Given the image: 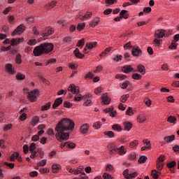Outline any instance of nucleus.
Listing matches in <instances>:
<instances>
[{
  "mask_svg": "<svg viewBox=\"0 0 179 179\" xmlns=\"http://www.w3.org/2000/svg\"><path fill=\"white\" fill-rule=\"evenodd\" d=\"M103 135H105V136H108V138H114V136H115V134L113 131H105Z\"/></svg>",
  "mask_w": 179,
  "mask_h": 179,
  "instance_id": "nucleus-39",
  "label": "nucleus"
},
{
  "mask_svg": "<svg viewBox=\"0 0 179 179\" xmlns=\"http://www.w3.org/2000/svg\"><path fill=\"white\" fill-rule=\"evenodd\" d=\"M22 55H20V53L17 54L16 57H15V63L17 65H20V64H22Z\"/></svg>",
  "mask_w": 179,
  "mask_h": 179,
  "instance_id": "nucleus-37",
  "label": "nucleus"
},
{
  "mask_svg": "<svg viewBox=\"0 0 179 179\" xmlns=\"http://www.w3.org/2000/svg\"><path fill=\"white\" fill-rule=\"evenodd\" d=\"M85 45V38L79 40L76 44V47H83Z\"/></svg>",
  "mask_w": 179,
  "mask_h": 179,
  "instance_id": "nucleus-59",
  "label": "nucleus"
},
{
  "mask_svg": "<svg viewBox=\"0 0 179 179\" xmlns=\"http://www.w3.org/2000/svg\"><path fill=\"white\" fill-rule=\"evenodd\" d=\"M143 143L144 144V146L141 148L142 152H143V150H150V149H152V144L150 143V141L144 139L143 140Z\"/></svg>",
  "mask_w": 179,
  "mask_h": 179,
  "instance_id": "nucleus-7",
  "label": "nucleus"
},
{
  "mask_svg": "<svg viewBox=\"0 0 179 179\" xmlns=\"http://www.w3.org/2000/svg\"><path fill=\"white\" fill-rule=\"evenodd\" d=\"M128 76L123 75V74H117L115 76V79H120V80H125Z\"/></svg>",
  "mask_w": 179,
  "mask_h": 179,
  "instance_id": "nucleus-52",
  "label": "nucleus"
},
{
  "mask_svg": "<svg viewBox=\"0 0 179 179\" xmlns=\"http://www.w3.org/2000/svg\"><path fill=\"white\" fill-rule=\"evenodd\" d=\"M165 160H166V156H164V155H161L157 158L156 162H159V163H164Z\"/></svg>",
  "mask_w": 179,
  "mask_h": 179,
  "instance_id": "nucleus-54",
  "label": "nucleus"
},
{
  "mask_svg": "<svg viewBox=\"0 0 179 179\" xmlns=\"http://www.w3.org/2000/svg\"><path fill=\"white\" fill-rule=\"evenodd\" d=\"M132 85V83H131V82L129 80H126L122 83L120 84V87H121V89L125 90L127 89V87H128V86Z\"/></svg>",
  "mask_w": 179,
  "mask_h": 179,
  "instance_id": "nucleus-32",
  "label": "nucleus"
},
{
  "mask_svg": "<svg viewBox=\"0 0 179 179\" xmlns=\"http://www.w3.org/2000/svg\"><path fill=\"white\" fill-rule=\"evenodd\" d=\"M176 121H177V117L175 116H169L167 118V122H169L170 124H175Z\"/></svg>",
  "mask_w": 179,
  "mask_h": 179,
  "instance_id": "nucleus-42",
  "label": "nucleus"
},
{
  "mask_svg": "<svg viewBox=\"0 0 179 179\" xmlns=\"http://www.w3.org/2000/svg\"><path fill=\"white\" fill-rule=\"evenodd\" d=\"M111 50H113L112 47L107 48L106 49L104 50V51L102 53L99 55V57L101 58L102 57H106V55L108 54V52H110Z\"/></svg>",
  "mask_w": 179,
  "mask_h": 179,
  "instance_id": "nucleus-34",
  "label": "nucleus"
},
{
  "mask_svg": "<svg viewBox=\"0 0 179 179\" xmlns=\"http://www.w3.org/2000/svg\"><path fill=\"white\" fill-rule=\"evenodd\" d=\"M131 55L133 57H141L142 55V50L139 46H134L131 50Z\"/></svg>",
  "mask_w": 179,
  "mask_h": 179,
  "instance_id": "nucleus-6",
  "label": "nucleus"
},
{
  "mask_svg": "<svg viewBox=\"0 0 179 179\" xmlns=\"http://www.w3.org/2000/svg\"><path fill=\"white\" fill-rule=\"evenodd\" d=\"M18 156H19V152H15L13 153L10 157V161L15 162V160H16V159H17Z\"/></svg>",
  "mask_w": 179,
  "mask_h": 179,
  "instance_id": "nucleus-45",
  "label": "nucleus"
},
{
  "mask_svg": "<svg viewBox=\"0 0 179 179\" xmlns=\"http://www.w3.org/2000/svg\"><path fill=\"white\" fill-rule=\"evenodd\" d=\"M29 148V152H37V151H36V145L35 143H31Z\"/></svg>",
  "mask_w": 179,
  "mask_h": 179,
  "instance_id": "nucleus-48",
  "label": "nucleus"
},
{
  "mask_svg": "<svg viewBox=\"0 0 179 179\" xmlns=\"http://www.w3.org/2000/svg\"><path fill=\"white\" fill-rule=\"evenodd\" d=\"M26 30V27H24V24H20L11 34L12 37H15V36H20V34H22V33Z\"/></svg>",
  "mask_w": 179,
  "mask_h": 179,
  "instance_id": "nucleus-4",
  "label": "nucleus"
},
{
  "mask_svg": "<svg viewBox=\"0 0 179 179\" xmlns=\"http://www.w3.org/2000/svg\"><path fill=\"white\" fill-rule=\"evenodd\" d=\"M15 79H17V80H24V79H26V76L21 73H18L15 76Z\"/></svg>",
  "mask_w": 179,
  "mask_h": 179,
  "instance_id": "nucleus-40",
  "label": "nucleus"
},
{
  "mask_svg": "<svg viewBox=\"0 0 179 179\" xmlns=\"http://www.w3.org/2000/svg\"><path fill=\"white\" fill-rule=\"evenodd\" d=\"M85 27H86V23H80L77 25V30H78V31H82Z\"/></svg>",
  "mask_w": 179,
  "mask_h": 179,
  "instance_id": "nucleus-47",
  "label": "nucleus"
},
{
  "mask_svg": "<svg viewBox=\"0 0 179 179\" xmlns=\"http://www.w3.org/2000/svg\"><path fill=\"white\" fill-rule=\"evenodd\" d=\"M63 43L64 44H71L72 42V37L71 36H66L63 38Z\"/></svg>",
  "mask_w": 179,
  "mask_h": 179,
  "instance_id": "nucleus-44",
  "label": "nucleus"
},
{
  "mask_svg": "<svg viewBox=\"0 0 179 179\" xmlns=\"http://www.w3.org/2000/svg\"><path fill=\"white\" fill-rule=\"evenodd\" d=\"M175 139H176V136H174L173 134L171 136H165L164 138V141H165L166 143H171V142H173V141H175Z\"/></svg>",
  "mask_w": 179,
  "mask_h": 179,
  "instance_id": "nucleus-26",
  "label": "nucleus"
},
{
  "mask_svg": "<svg viewBox=\"0 0 179 179\" xmlns=\"http://www.w3.org/2000/svg\"><path fill=\"white\" fill-rule=\"evenodd\" d=\"M40 95L38 89H35L28 93L27 99L31 103H36L37 101V96Z\"/></svg>",
  "mask_w": 179,
  "mask_h": 179,
  "instance_id": "nucleus-3",
  "label": "nucleus"
},
{
  "mask_svg": "<svg viewBox=\"0 0 179 179\" xmlns=\"http://www.w3.org/2000/svg\"><path fill=\"white\" fill-rule=\"evenodd\" d=\"M99 23H100V17H96L90 22V27L94 28L96 26H99Z\"/></svg>",
  "mask_w": 179,
  "mask_h": 179,
  "instance_id": "nucleus-14",
  "label": "nucleus"
},
{
  "mask_svg": "<svg viewBox=\"0 0 179 179\" xmlns=\"http://www.w3.org/2000/svg\"><path fill=\"white\" fill-rule=\"evenodd\" d=\"M146 160H148V157L142 155L138 159V163H140L141 164L146 163Z\"/></svg>",
  "mask_w": 179,
  "mask_h": 179,
  "instance_id": "nucleus-53",
  "label": "nucleus"
},
{
  "mask_svg": "<svg viewBox=\"0 0 179 179\" xmlns=\"http://www.w3.org/2000/svg\"><path fill=\"white\" fill-rule=\"evenodd\" d=\"M86 48L87 50H93V48H96L97 47V42H89L85 44Z\"/></svg>",
  "mask_w": 179,
  "mask_h": 179,
  "instance_id": "nucleus-23",
  "label": "nucleus"
},
{
  "mask_svg": "<svg viewBox=\"0 0 179 179\" xmlns=\"http://www.w3.org/2000/svg\"><path fill=\"white\" fill-rule=\"evenodd\" d=\"M129 97V94H123L120 97V101H121V103H126V101L128 100Z\"/></svg>",
  "mask_w": 179,
  "mask_h": 179,
  "instance_id": "nucleus-41",
  "label": "nucleus"
},
{
  "mask_svg": "<svg viewBox=\"0 0 179 179\" xmlns=\"http://www.w3.org/2000/svg\"><path fill=\"white\" fill-rule=\"evenodd\" d=\"M55 5H57V1H52L45 6V9H47V10H50V9H52L55 6Z\"/></svg>",
  "mask_w": 179,
  "mask_h": 179,
  "instance_id": "nucleus-24",
  "label": "nucleus"
},
{
  "mask_svg": "<svg viewBox=\"0 0 179 179\" xmlns=\"http://www.w3.org/2000/svg\"><path fill=\"white\" fill-rule=\"evenodd\" d=\"M126 115H129V117H132L134 115V109L132 108L129 107L126 110Z\"/></svg>",
  "mask_w": 179,
  "mask_h": 179,
  "instance_id": "nucleus-51",
  "label": "nucleus"
},
{
  "mask_svg": "<svg viewBox=\"0 0 179 179\" xmlns=\"http://www.w3.org/2000/svg\"><path fill=\"white\" fill-rule=\"evenodd\" d=\"M123 176L125 179H129V169H126L123 171Z\"/></svg>",
  "mask_w": 179,
  "mask_h": 179,
  "instance_id": "nucleus-63",
  "label": "nucleus"
},
{
  "mask_svg": "<svg viewBox=\"0 0 179 179\" xmlns=\"http://www.w3.org/2000/svg\"><path fill=\"white\" fill-rule=\"evenodd\" d=\"M136 72H139L141 75H145V73H146V69L145 68V66L143 64L137 65Z\"/></svg>",
  "mask_w": 179,
  "mask_h": 179,
  "instance_id": "nucleus-20",
  "label": "nucleus"
},
{
  "mask_svg": "<svg viewBox=\"0 0 179 179\" xmlns=\"http://www.w3.org/2000/svg\"><path fill=\"white\" fill-rule=\"evenodd\" d=\"M54 34V29L50 28L48 29L47 32H42L41 36L42 37H48V36H51Z\"/></svg>",
  "mask_w": 179,
  "mask_h": 179,
  "instance_id": "nucleus-27",
  "label": "nucleus"
},
{
  "mask_svg": "<svg viewBox=\"0 0 179 179\" xmlns=\"http://www.w3.org/2000/svg\"><path fill=\"white\" fill-rule=\"evenodd\" d=\"M89 128H90L89 124H84L81 126L80 131L83 134H87L89 131Z\"/></svg>",
  "mask_w": 179,
  "mask_h": 179,
  "instance_id": "nucleus-22",
  "label": "nucleus"
},
{
  "mask_svg": "<svg viewBox=\"0 0 179 179\" xmlns=\"http://www.w3.org/2000/svg\"><path fill=\"white\" fill-rule=\"evenodd\" d=\"M138 1H127L123 3V7L127 8V6H130V5H134V3H138Z\"/></svg>",
  "mask_w": 179,
  "mask_h": 179,
  "instance_id": "nucleus-55",
  "label": "nucleus"
},
{
  "mask_svg": "<svg viewBox=\"0 0 179 179\" xmlns=\"http://www.w3.org/2000/svg\"><path fill=\"white\" fill-rule=\"evenodd\" d=\"M78 174H83V166H80L76 170L74 169V175L78 176Z\"/></svg>",
  "mask_w": 179,
  "mask_h": 179,
  "instance_id": "nucleus-36",
  "label": "nucleus"
},
{
  "mask_svg": "<svg viewBox=\"0 0 179 179\" xmlns=\"http://www.w3.org/2000/svg\"><path fill=\"white\" fill-rule=\"evenodd\" d=\"M36 152L37 153H38L41 159H43L44 157V151H43V149L41 148H38Z\"/></svg>",
  "mask_w": 179,
  "mask_h": 179,
  "instance_id": "nucleus-57",
  "label": "nucleus"
},
{
  "mask_svg": "<svg viewBox=\"0 0 179 179\" xmlns=\"http://www.w3.org/2000/svg\"><path fill=\"white\" fill-rule=\"evenodd\" d=\"M112 129L116 132H121L122 131V127L118 124H115L112 125Z\"/></svg>",
  "mask_w": 179,
  "mask_h": 179,
  "instance_id": "nucleus-31",
  "label": "nucleus"
},
{
  "mask_svg": "<svg viewBox=\"0 0 179 179\" xmlns=\"http://www.w3.org/2000/svg\"><path fill=\"white\" fill-rule=\"evenodd\" d=\"M160 41H162V40L156 38L154 39L152 44L154 46L159 48L160 47Z\"/></svg>",
  "mask_w": 179,
  "mask_h": 179,
  "instance_id": "nucleus-58",
  "label": "nucleus"
},
{
  "mask_svg": "<svg viewBox=\"0 0 179 179\" xmlns=\"http://www.w3.org/2000/svg\"><path fill=\"white\" fill-rule=\"evenodd\" d=\"M123 127L124 128V131H131V129H132V127H134V124L131 122H124Z\"/></svg>",
  "mask_w": 179,
  "mask_h": 179,
  "instance_id": "nucleus-17",
  "label": "nucleus"
},
{
  "mask_svg": "<svg viewBox=\"0 0 179 179\" xmlns=\"http://www.w3.org/2000/svg\"><path fill=\"white\" fill-rule=\"evenodd\" d=\"M68 91L71 92L73 94H79L80 93L79 87H76L75 85H71L68 88Z\"/></svg>",
  "mask_w": 179,
  "mask_h": 179,
  "instance_id": "nucleus-12",
  "label": "nucleus"
},
{
  "mask_svg": "<svg viewBox=\"0 0 179 179\" xmlns=\"http://www.w3.org/2000/svg\"><path fill=\"white\" fill-rule=\"evenodd\" d=\"M136 121L137 122H138V124H143V122H145V121H146V116H145V115L143 114H140L138 115Z\"/></svg>",
  "mask_w": 179,
  "mask_h": 179,
  "instance_id": "nucleus-25",
  "label": "nucleus"
},
{
  "mask_svg": "<svg viewBox=\"0 0 179 179\" xmlns=\"http://www.w3.org/2000/svg\"><path fill=\"white\" fill-rule=\"evenodd\" d=\"M116 152L120 156H124L127 154V148L124 145H121L120 147H117Z\"/></svg>",
  "mask_w": 179,
  "mask_h": 179,
  "instance_id": "nucleus-13",
  "label": "nucleus"
},
{
  "mask_svg": "<svg viewBox=\"0 0 179 179\" xmlns=\"http://www.w3.org/2000/svg\"><path fill=\"white\" fill-rule=\"evenodd\" d=\"M94 77V74L92 73V71H90L87 74H86L84 77V79L85 80H87V79H92Z\"/></svg>",
  "mask_w": 179,
  "mask_h": 179,
  "instance_id": "nucleus-50",
  "label": "nucleus"
},
{
  "mask_svg": "<svg viewBox=\"0 0 179 179\" xmlns=\"http://www.w3.org/2000/svg\"><path fill=\"white\" fill-rule=\"evenodd\" d=\"M117 145L114 143H111L107 145V149L109 151L110 155H114L117 152Z\"/></svg>",
  "mask_w": 179,
  "mask_h": 179,
  "instance_id": "nucleus-11",
  "label": "nucleus"
},
{
  "mask_svg": "<svg viewBox=\"0 0 179 179\" xmlns=\"http://www.w3.org/2000/svg\"><path fill=\"white\" fill-rule=\"evenodd\" d=\"M61 170V165L58 164H55L52 166V172L54 173H58Z\"/></svg>",
  "mask_w": 179,
  "mask_h": 179,
  "instance_id": "nucleus-28",
  "label": "nucleus"
},
{
  "mask_svg": "<svg viewBox=\"0 0 179 179\" xmlns=\"http://www.w3.org/2000/svg\"><path fill=\"white\" fill-rule=\"evenodd\" d=\"M127 12H128L126 10H122L120 13V16H121L122 17H123V19H128L129 17V14H127Z\"/></svg>",
  "mask_w": 179,
  "mask_h": 179,
  "instance_id": "nucleus-35",
  "label": "nucleus"
},
{
  "mask_svg": "<svg viewBox=\"0 0 179 179\" xmlns=\"http://www.w3.org/2000/svg\"><path fill=\"white\" fill-rule=\"evenodd\" d=\"M176 166H177V162H176V161H172L166 164V167L168 169H173V167H176Z\"/></svg>",
  "mask_w": 179,
  "mask_h": 179,
  "instance_id": "nucleus-49",
  "label": "nucleus"
},
{
  "mask_svg": "<svg viewBox=\"0 0 179 179\" xmlns=\"http://www.w3.org/2000/svg\"><path fill=\"white\" fill-rule=\"evenodd\" d=\"M131 78L134 80H141V79H142V75H141L138 73H135L132 74Z\"/></svg>",
  "mask_w": 179,
  "mask_h": 179,
  "instance_id": "nucleus-38",
  "label": "nucleus"
},
{
  "mask_svg": "<svg viewBox=\"0 0 179 179\" xmlns=\"http://www.w3.org/2000/svg\"><path fill=\"white\" fill-rule=\"evenodd\" d=\"M156 168L158 171H162L164 169V162H156Z\"/></svg>",
  "mask_w": 179,
  "mask_h": 179,
  "instance_id": "nucleus-33",
  "label": "nucleus"
},
{
  "mask_svg": "<svg viewBox=\"0 0 179 179\" xmlns=\"http://www.w3.org/2000/svg\"><path fill=\"white\" fill-rule=\"evenodd\" d=\"M5 68L6 72H8V73H10V75H15V73H16V71H15V69L13 68L12 64H6L5 65Z\"/></svg>",
  "mask_w": 179,
  "mask_h": 179,
  "instance_id": "nucleus-10",
  "label": "nucleus"
},
{
  "mask_svg": "<svg viewBox=\"0 0 179 179\" xmlns=\"http://www.w3.org/2000/svg\"><path fill=\"white\" fill-rule=\"evenodd\" d=\"M75 122L72 120L64 118L59 121L55 128V138L58 142L68 141L69 139V133L68 131H73Z\"/></svg>",
  "mask_w": 179,
  "mask_h": 179,
  "instance_id": "nucleus-1",
  "label": "nucleus"
},
{
  "mask_svg": "<svg viewBox=\"0 0 179 179\" xmlns=\"http://www.w3.org/2000/svg\"><path fill=\"white\" fill-rule=\"evenodd\" d=\"M17 44H19V41L17 40V38H12L11 39L10 45L14 47V45H17Z\"/></svg>",
  "mask_w": 179,
  "mask_h": 179,
  "instance_id": "nucleus-62",
  "label": "nucleus"
},
{
  "mask_svg": "<svg viewBox=\"0 0 179 179\" xmlns=\"http://www.w3.org/2000/svg\"><path fill=\"white\" fill-rule=\"evenodd\" d=\"M151 176L154 179H159V177L162 176V172L158 171L156 169L151 171Z\"/></svg>",
  "mask_w": 179,
  "mask_h": 179,
  "instance_id": "nucleus-19",
  "label": "nucleus"
},
{
  "mask_svg": "<svg viewBox=\"0 0 179 179\" xmlns=\"http://www.w3.org/2000/svg\"><path fill=\"white\" fill-rule=\"evenodd\" d=\"M93 128L95 129H100L101 128V122H96L93 124Z\"/></svg>",
  "mask_w": 179,
  "mask_h": 179,
  "instance_id": "nucleus-60",
  "label": "nucleus"
},
{
  "mask_svg": "<svg viewBox=\"0 0 179 179\" xmlns=\"http://www.w3.org/2000/svg\"><path fill=\"white\" fill-rule=\"evenodd\" d=\"M138 145H139V141L138 140H134L129 143V149H135Z\"/></svg>",
  "mask_w": 179,
  "mask_h": 179,
  "instance_id": "nucleus-30",
  "label": "nucleus"
},
{
  "mask_svg": "<svg viewBox=\"0 0 179 179\" xmlns=\"http://www.w3.org/2000/svg\"><path fill=\"white\" fill-rule=\"evenodd\" d=\"M47 164L46 159H42L37 164V167H44Z\"/></svg>",
  "mask_w": 179,
  "mask_h": 179,
  "instance_id": "nucleus-56",
  "label": "nucleus"
},
{
  "mask_svg": "<svg viewBox=\"0 0 179 179\" xmlns=\"http://www.w3.org/2000/svg\"><path fill=\"white\" fill-rule=\"evenodd\" d=\"M122 72H124V73H129V72H136V69H134L131 65H126L122 67Z\"/></svg>",
  "mask_w": 179,
  "mask_h": 179,
  "instance_id": "nucleus-9",
  "label": "nucleus"
},
{
  "mask_svg": "<svg viewBox=\"0 0 179 179\" xmlns=\"http://www.w3.org/2000/svg\"><path fill=\"white\" fill-rule=\"evenodd\" d=\"M67 149H75L76 148V144L71 141H67Z\"/></svg>",
  "mask_w": 179,
  "mask_h": 179,
  "instance_id": "nucleus-46",
  "label": "nucleus"
},
{
  "mask_svg": "<svg viewBox=\"0 0 179 179\" xmlns=\"http://www.w3.org/2000/svg\"><path fill=\"white\" fill-rule=\"evenodd\" d=\"M175 41H173L171 45L169 47V50H177V43Z\"/></svg>",
  "mask_w": 179,
  "mask_h": 179,
  "instance_id": "nucleus-61",
  "label": "nucleus"
},
{
  "mask_svg": "<svg viewBox=\"0 0 179 179\" xmlns=\"http://www.w3.org/2000/svg\"><path fill=\"white\" fill-rule=\"evenodd\" d=\"M74 56L76 58H78V59H83L85 57V55L80 53V50H79V48H76V50L73 51Z\"/></svg>",
  "mask_w": 179,
  "mask_h": 179,
  "instance_id": "nucleus-15",
  "label": "nucleus"
},
{
  "mask_svg": "<svg viewBox=\"0 0 179 179\" xmlns=\"http://www.w3.org/2000/svg\"><path fill=\"white\" fill-rule=\"evenodd\" d=\"M51 107V102H48L45 105L41 106V111H47V110H50Z\"/></svg>",
  "mask_w": 179,
  "mask_h": 179,
  "instance_id": "nucleus-43",
  "label": "nucleus"
},
{
  "mask_svg": "<svg viewBox=\"0 0 179 179\" xmlns=\"http://www.w3.org/2000/svg\"><path fill=\"white\" fill-rule=\"evenodd\" d=\"M38 122H40V117L37 115H35L32 117L30 122V125H31V127H36Z\"/></svg>",
  "mask_w": 179,
  "mask_h": 179,
  "instance_id": "nucleus-16",
  "label": "nucleus"
},
{
  "mask_svg": "<svg viewBox=\"0 0 179 179\" xmlns=\"http://www.w3.org/2000/svg\"><path fill=\"white\" fill-rule=\"evenodd\" d=\"M93 13H92V11H87V13L84 15H81L80 14H79V19H80V20H85V19H89V17H92Z\"/></svg>",
  "mask_w": 179,
  "mask_h": 179,
  "instance_id": "nucleus-21",
  "label": "nucleus"
},
{
  "mask_svg": "<svg viewBox=\"0 0 179 179\" xmlns=\"http://www.w3.org/2000/svg\"><path fill=\"white\" fill-rule=\"evenodd\" d=\"M62 97H59L57 99H56L55 100L54 103L52 104V108L55 109L57 108V107H59V106H61V104H62Z\"/></svg>",
  "mask_w": 179,
  "mask_h": 179,
  "instance_id": "nucleus-18",
  "label": "nucleus"
},
{
  "mask_svg": "<svg viewBox=\"0 0 179 179\" xmlns=\"http://www.w3.org/2000/svg\"><path fill=\"white\" fill-rule=\"evenodd\" d=\"M54 51V44L52 43H43L34 48L33 54L34 57H41V55H48Z\"/></svg>",
  "mask_w": 179,
  "mask_h": 179,
  "instance_id": "nucleus-2",
  "label": "nucleus"
},
{
  "mask_svg": "<svg viewBox=\"0 0 179 179\" xmlns=\"http://www.w3.org/2000/svg\"><path fill=\"white\" fill-rule=\"evenodd\" d=\"M82 95L80 94V96H75L74 97V101H82V100H83V99H86L87 96L88 97H92V94H88V95H84L83 96H81Z\"/></svg>",
  "mask_w": 179,
  "mask_h": 179,
  "instance_id": "nucleus-29",
  "label": "nucleus"
},
{
  "mask_svg": "<svg viewBox=\"0 0 179 179\" xmlns=\"http://www.w3.org/2000/svg\"><path fill=\"white\" fill-rule=\"evenodd\" d=\"M103 179H112L113 178V176H111V175L107 173H105L103 175Z\"/></svg>",
  "mask_w": 179,
  "mask_h": 179,
  "instance_id": "nucleus-64",
  "label": "nucleus"
},
{
  "mask_svg": "<svg viewBox=\"0 0 179 179\" xmlns=\"http://www.w3.org/2000/svg\"><path fill=\"white\" fill-rule=\"evenodd\" d=\"M101 99L102 100L103 104L108 105L110 104V103H111V98L108 96V93L103 94L102 96H101Z\"/></svg>",
  "mask_w": 179,
  "mask_h": 179,
  "instance_id": "nucleus-8",
  "label": "nucleus"
},
{
  "mask_svg": "<svg viewBox=\"0 0 179 179\" xmlns=\"http://www.w3.org/2000/svg\"><path fill=\"white\" fill-rule=\"evenodd\" d=\"M154 37H155V38H163L164 37H167V35H166V30L163 29H157L155 31Z\"/></svg>",
  "mask_w": 179,
  "mask_h": 179,
  "instance_id": "nucleus-5",
  "label": "nucleus"
}]
</instances>
